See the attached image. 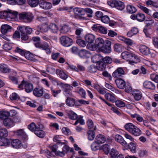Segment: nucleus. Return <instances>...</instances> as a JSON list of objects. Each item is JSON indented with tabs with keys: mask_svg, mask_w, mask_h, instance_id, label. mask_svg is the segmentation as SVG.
<instances>
[{
	"mask_svg": "<svg viewBox=\"0 0 158 158\" xmlns=\"http://www.w3.org/2000/svg\"><path fill=\"white\" fill-rule=\"evenodd\" d=\"M120 39L128 46H132L133 44V41L129 38L121 36Z\"/></svg>",
	"mask_w": 158,
	"mask_h": 158,
	"instance_id": "obj_37",
	"label": "nucleus"
},
{
	"mask_svg": "<svg viewBox=\"0 0 158 158\" xmlns=\"http://www.w3.org/2000/svg\"><path fill=\"white\" fill-rule=\"evenodd\" d=\"M9 116L8 111H0V118L3 120L8 118Z\"/></svg>",
	"mask_w": 158,
	"mask_h": 158,
	"instance_id": "obj_47",
	"label": "nucleus"
},
{
	"mask_svg": "<svg viewBox=\"0 0 158 158\" xmlns=\"http://www.w3.org/2000/svg\"><path fill=\"white\" fill-rule=\"evenodd\" d=\"M95 140V142H97L98 143L100 144L105 142L106 138L104 135L101 134H99L97 136Z\"/></svg>",
	"mask_w": 158,
	"mask_h": 158,
	"instance_id": "obj_24",
	"label": "nucleus"
},
{
	"mask_svg": "<svg viewBox=\"0 0 158 158\" xmlns=\"http://www.w3.org/2000/svg\"><path fill=\"white\" fill-rule=\"evenodd\" d=\"M49 27L52 32L56 33L58 31V27L57 25L54 23H51L49 26Z\"/></svg>",
	"mask_w": 158,
	"mask_h": 158,
	"instance_id": "obj_44",
	"label": "nucleus"
},
{
	"mask_svg": "<svg viewBox=\"0 0 158 158\" xmlns=\"http://www.w3.org/2000/svg\"><path fill=\"white\" fill-rule=\"evenodd\" d=\"M108 4L112 7H115L117 9L123 10L125 7L124 3L120 1H117L115 0H112L108 2Z\"/></svg>",
	"mask_w": 158,
	"mask_h": 158,
	"instance_id": "obj_3",
	"label": "nucleus"
},
{
	"mask_svg": "<svg viewBox=\"0 0 158 158\" xmlns=\"http://www.w3.org/2000/svg\"><path fill=\"white\" fill-rule=\"evenodd\" d=\"M11 144L13 148H19L20 146L19 140L18 139H14L11 142Z\"/></svg>",
	"mask_w": 158,
	"mask_h": 158,
	"instance_id": "obj_41",
	"label": "nucleus"
},
{
	"mask_svg": "<svg viewBox=\"0 0 158 158\" xmlns=\"http://www.w3.org/2000/svg\"><path fill=\"white\" fill-rule=\"evenodd\" d=\"M11 15H10V19L16 21H19L20 18V14L17 11L11 10H10Z\"/></svg>",
	"mask_w": 158,
	"mask_h": 158,
	"instance_id": "obj_16",
	"label": "nucleus"
},
{
	"mask_svg": "<svg viewBox=\"0 0 158 158\" xmlns=\"http://www.w3.org/2000/svg\"><path fill=\"white\" fill-rule=\"evenodd\" d=\"M8 135V132L5 128L0 129V138L6 137Z\"/></svg>",
	"mask_w": 158,
	"mask_h": 158,
	"instance_id": "obj_45",
	"label": "nucleus"
},
{
	"mask_svg": "<svg viewBox=\"0 0 158 158\" xmlns=\"http://www.w3.org/2000/svg\"><path fill=\"white\" fill-rule=\"evenodd\" d=\"M124 128L127 131L135 136H139L142 133L141 130L131 123H126L124 126Z\"/></svg>",
	"mask_w": 158,
	"mask_h": 158,
	"instance_id": "obj_1",
	"label": "nucleus"
},
{
	"mask_svg": "<svg viewBox=\"0 0 158 158\" xmlns=\"http://www.w3.org/2000/svg\"><path fill=\"white\" fill-rule=\"evenodd\" d=\"M115 139L117 142L119 143L124 147H126L127 148V142L124 140L123 138L120 135L118 134L116 135Z\"/></svg>",
	"mask_w": 158,
	"mask_h": 158,
	"instance_id": "obj_13",
	"label": "nucleus"
},
{
	"mask_svg": "<svg viewBox=\"0 0 158 158\" xmlns=\"http://www.w3.org/2000/svg\"><path fill=\"white\" fill-rule=\"evenodd\" d=\"M102 75L103 76L106 78L108 80L111 81L112 80V77L111 75L106 71H104L102 72Z\"/></svg>",
	"mask_w": 158,
	"mask_h": 158,
	"instance_id": "obj_64",
	"label": "nucleus"
},
{
	"mask_svg": "<svg viewBox=\"0 0 158 158\" xmlns=\"http://www.w3.org/2000/svg\"><path fill=\"white\" fill-rule=\"evenodd\" d=\"M52 152H54L55 154L57 156H59L61 157L64 156V154L63 152L59 151H57L58 147L57 145L54 144L50 147Z\"/></svg>",
	"mask_w": 158,
	"mask_h": 158,
	"instance_id": "obj_22",
	"label": "nucleus"
},
{
	"mask_svg": "<svg viewBox=\"0 0 158 158\" xmlns=\"http://www.w3.org/2000/svg\"><path fill=\"white\" fill-rule=\"evenodd\" d=\"M121 55L123 59L129 61L131 64L137 62V57L135 55L128 52H123L121 53Z\"/></svg>",
	"mask_w": 158,
	"mask_h": 158,
	"instance_id": "obj_2",
	"label": "nucleus"
},
{
	"mask_svg": "<svg viewBox=\"0 0 158 158\" xmlns=\"http://www.w3.org/2000/svg\"><path fill=\"white\" fill-rule=\"evenodd\" d=\"M57 85H60L64 89V94L67 97L72 95L70 91L73 89V87L70 85L67 84H64L61 82L57 83Z\"/></svg>",
	"mask_w": 158,
	"mask_h": 158,
	"instance_id": "obj_5",
	"label": "nucleus"
},
{
	"mask_svg": "<svg viewBox=\"0 0 158 158\" xmlns=\"http://www.w3.org/2000/svg\"><path fill=\"white\" fill-rule=\"evenodd\" d=\"M115 83L118 87L120 89H123L126 86L125 82L121 78L116 79Z\"/></svg>",
	"mask_w": 158,
	"mask_h": 158,
	"instance_id": "obj_17",
	"label": "nucleus"
},
{
	"mask_svg": "<svg viewBox=\"0 0 158 158\" xmlns=\"http://www.w3.org/2000/svg\"><path fill=\"white\" fill-rule=\"evenodd\" d=\"M10 141L6 137L0 138V146H7L10 144Z\"/></svg>",
	"mask_w": 158,
	"mask_h": 158,
	"instance_id": "obj_29",
	"label": "nucleus"
},
{
	"mask_svg": "<svg viewBox=\"0 0 158 158\" xmlns=\"http://www.w3.org/2000/svg\"><path fill=\"white\" fill-rule=\"evenodd\" d=\"M76 43L79 46L84 47L86 46V43L81 39H78L76 40Z\"/></svg>",
	"mask_w": 158,
	"mask_h": 158,
	"instance_id": "obj_55",
	"label": "nucleus"
},
{
	"mask_svg": "<svg viewBox=\"0 0 158 158\" xmlns=\"http://www.w3.org/2000/svg\"><path fill=\"white\" fill-rule=\"evenodd\" d=\"M73 28L76 30L75 34L77 36V37H80V35L83 31L81 28H79L77 25L73 24Z\"/></svg>",
	"mask_w": 158,
	"mask_h": 158,
	"instance_id": "obj_42",
	"label": "nucleus"
},
{
	"mask_svg": "<svg viewBox=\"0 0 158 158\" xmlns=\"http://www.w3.org/2000/svg\"><path fill=\"white\" fill-rule=\"evenodd\" d=\"M61 44L64 46L69 47L71 46L73 43L72 39L66 36H62L60 38Z\"/></svg>",
	"mask_w": 158,
	"mask_h": 158,
	"instance_id": "obj_8",
	"label": "nucleus"
},
{
	"mask_svg": "<svg viewBox=\"0 0 158 158\" xmlns=\"http://www.w3.org/2000/svg\"><path fill=\"white\" fill-rule=\"evenodd\" d=\"M44 92V89L41 87H36L33 90V94L37 97L42 96L43 95Z\"/></svg>",
	"mask_w": 158,
	"mask_h": 158,
	"instance_id": "obj_15",
	"label": "nucleus"
},
{
	"mask_svg": "<svg viewBox=\"0 0 158 158\" xmlns=\"http://www.w3.org/2000/svg\"><path fill=\"white\" fill-rule=\"evenodd\" d=\"M100 144L98 143L97 142H95V140H94L91 145V147L92 150L94 151H96L98 150L99 148V145Z\"/></svg>",
	"mask_w": 158,
	"mask_h": 158,
	"instance_id": "obj_54",
	"label": "nucleus"
},
{
	"mask_svg": "<svg viewBox=\"0 0 158 158\" xmlns=\"http://www.w3.org/2000/svg\"><path fill=\"white\" fill-rule=\"evenodd\" d=\"M66 112L69 119L73 120H75L77 119L78 117L77 114L72 110H67Z\"/></svg>",
	"mask_w": 158,
	"mask_h": 158,
	"instance_id": "obj_21",
	"label": "nucleus"
},
{
	"mask_svg": "<svg viewBox=\"0 0 158 158\" xmlns=\"http://www.w3.org/2000/svg\"><path fill=\"white\" fill-rule=\"evenodd\" d=\"M70 28L67 25L63 26L60 29L61 33L65 34L69 31Z\"/></svg>",
	"mask_w": 158,
	"mask_h": 158,
	"instance_id": "obj_56",
	"label": "nucleus"
},
{
	"mask_svg": "<svg viewBox=\"0 0 158 158\" xmlns=\"http://www.w3.org/2000/svg\"><path fill=\"white\" fill-rule=\"evenodd\" d=\"M110 154L112 158H116L118 154V152L115 149L112 148L111 149Z\"/></svg>",
	"mask_w": 158,
	"mask_h": 158,
	"instance_id": "obj_58",
	"label": "nucleus"
},
{
	"mask_svg": "<svg viewBox=\"0 0 158 158\" xmlns=\"http://www.w3.org/2000/svg\"><path fill=\"white\" fill-rule=\"evenodd\" d=\"M32 31V28L25 26H20V32H23L27 34H31Z\"/></svg>",
	"mask_w": 158,
	"mask_h": 158,
	"instance_id": "obj_39",
	"label": "nucleus"
},
{
	"mask_svg": "<svg viewBox=\"0 0 158 158\" xmlns=\"http://www.w3.org/2000/svg\"><path fill=\"white\" fill-rule=\"evenodd\" d=\"M39 5L42 8L45 10L51 9L52 6L51 3L47 2L44 0H41L39 2Z\"/></svg>",
	"mask_w": 158,
	"mask_h": 158,
	"instance_id": "obj_12",
	"label": "nucleus"
},
{
	"mask_svg": "<svg viewBox=\"0 0 158 158\" xmlns=\"http://www.w3.org/2000/svg\"><path fill=\"white\" fill-rule=\"evenodd\" d=\"M105 87L106 88L110 90L113 93L116 94H119V91L118 90L115 89L114 87H112L111 85H110L109 84L107 83H106L105 84Z\"/></svg>",
	"mask_w": 158,
	"mask_h": 158,
	"instance_id": "obj_49",
	"label": "nucleus"
},
{
	"mask_svg": "<svg viewBox=\"0 0 158 158\" xmlns=\"http://www.w3.org/2000/svg\"><path fill=\"white\" fill-rule=\"evenodd\" d=\"M34 18V16L32 13L25 12L20 13V20H26L28 23L32 22Z\"/></svg>",
	"mask_w": 158,
	"mask_h": 158,
	"instance_id": "obj_6",
	"label": "nucleus"
},
{
	"mask_svg": "<svg viewBox=\"0 0 158 158\" xmlns=\"http://www.w3.org/2000/svg\"><path fill=\"white\" fill-rule=\"evenodd\" d=\"M124 73L125 72L123 69L122 68L119 67L113 73L112 76L114 78H118L123 75Z\"/></svg>",
	"mask_w": 158,
	"mask_h": 158,
	"instance_id": "obj_14",
	"label": "nucleus"
},
{
	"mask_svg": "<svg viewBox=\"0 0 158 158\" xmlns=\"http://www.w3.org/2000/svg\"><path fill=\"white\" fill-rule=\"evenodd\" d=\"M28 4L32 7L36 6L39 3L38 0H28Z\"/></svg>",
	"mask_w": 158,
	"mask_h": 158,
	"instance_id": "obj_53",
	"label": "nucleus"
},
{
	"mask_svg": "<svg viewBox=\"0 0 158 158\" xmlns=\"http://www.w3.org/2000/svg\"><path fill=\"white\" fill-rule=\"evenodd\" d=\"M0 71L2 73H7L10 72V69L8 66L5 64H0Z\"/></svg>",
	"mask_w": 158,
	"mask_h": 158,
	"instance_id": "obj_25",
	"label": "nucleus"
},
{
	"mask_svg": "<svg viewBox=\"0 0 158 158\" xmlns=\"http://www.w3.org/2000/svg\"><path fill=\"white\" fill-rule=\"evenodd\" d=\"M105 97L107 100L112 102H115L116 100V98L114 96L109 93L105 94Z\"/></svg>",
	"mask_w": 158,
	"mask_h": 158,
	"instance_id": "obj_38",
	"label": "nucleus"
},
{
	"mask_svg": "<svg viewBox=\"0 0 158 158\" xmlns=\"http://www.w3.org/2000/svg\"><path fill=\"white\" fill-rule=\"evenodd\" d=\"M104 44L105 42L104 40L101 38H98L95 40L93 48H94V49H98L101 51Z\"/></svg>",
	"mask_w": 158,
	"mask_h": 158,
	"instance_id": "obj_9",
	"label": "nucleus"
},
{
	"mask_svg": "<svg viewBox=\"0 0 158 158\" xmlns=\"http://www.w3.org/2000/svg\"><path fill=\"white\" fill-rule=\"evenodd\" d=\"M24 87L25 91L27 93H29L33 90V86L31 83H29L26 81L23 80L20 84V89Z\"/></svg>",
	"mask_w": 158,
	"mask_h": 158,
	"instance_id": "obj_7",
	"label": "nucleus"
},
{
	"mask_svg": "<svg viewBox=\"0 0 158 158\" xmlns=\"http://www.w3.org/2000/svg\"><path fill=\"white\" fill-rule=\"evenodd\" d=\"M3 124L4 126L8 128L11 127L13 125V122L10 118H7L3 120Z\"/></svg>",
	"mask_w": 158,
	"mask_h": 158,
	"instance_id": "obj_31",
	"label": "nucleus"
},
{
	"mask_svg": "<svg viewBox=\"0 0 158 158\" xmlns=\"http://www.w3.org/2000/svg\"><path fill=\"white\" fill-rule=\"evenodd\" d=\"M143 85L144 87L146 89H154L155 88L154 84L151 81H145L143 84Z\"/></svg>",
	"mask_w": 158,
	"mask_h": 158,
	"instance_id": "obj_28",
	"label": "nucleus"
},
{
	"mask_svg": "<svg viewBox=\"0 0 158 158\" xmlns=\"http://www.w3.org/2000/svg\"><path fill=\"white\" fill-rule=\"evenodd\" d=\"M86 43L91 44L93 43L95 39V36L92 34H88L85 36Z\"/></svg>",
	"mask_w": 158,
	"mask_h": 158,
	"instance_id": "obj_18",
	"label": "nucleus"
},
{
	"mask_svg": "<svg viewBox=\"0 0 158 158\" xmlns=\"http://www.w3.org/2000/svg\"><path fill=\"white\" fill-rule=\"evenodd\" d=\"M101 149H102L106 154H108L110 152L109 146L107 144H105L102 145Z\"/></svg>",
	"mask_w": 158,
	"mask_h": 158,
	"instance_id": "obj_50",
	"label": "nucleus"
},
{
	"mask_svg": "<svg viewBox=\"0 0 158 158\" xmlns=\"http://www.w3.org/2000/svg\"><path fill=\"white\" fill-rule=\"evenodd\" d=\"M103 57L98 54L94 55L91 58V60L94 63H98L102 60Z\"/></svg>",
	"mask_w": 158,
	"mask_h": 158,
	"instance_id": "obj_30",
	"label": "nucleus"
},
{
	"mask_svg": "<svg viewBox=\"0 0 158 158\" xmlns=\"http://www.w3.org/2000/svg\"><path fill=\"white\" fill-rule=\"evenodd\" d=\"M113 48L114 51L118 52H121L124 48L122 45L119 44H114Z\"/></svg>",
	"mask_w": 158,
	"mask_h": 158,
	"instance_id": "obj_35",
	"label": "nucleus"
},
{
	"mask_svg": "<svg viewBox=\"0 0 158 158\" xmlns=\"http://www.w3.org/2000/svg\"><path fill=\"white\" fill-rule=\"evenodd\" d=\"M79 56L82 58H89L90 56V52L85 49H81L78 53Z\"/></svg>",
	"mask_w": 158,
	"mask_h": 158,
	"instance_id": "obj_20",
	"label": "nucleus"
},
{
	"mask_svg": "<svg viewBox=\"0 0 158 158\" xmlns=\"http://www.w3.org/2000/svg\"><path fill=\"white\" fill-rule=\"evenodd\" d=\"M138 32V30L137 28L133 27L131 30L127 32V35L128 37H131L134 35L137 34Z\"/></svg>",
	"mask_w": 158,
	"mask_h": 158,
	"instance_id": "obj_36",
	"label": "nucleus"
},
{
	"mask_svg": "<svg viewBox=\"0 0 158 158\" xmlns=\"http://www.w3.org/2000/svg\"><path fill=\"white\" fill-rule=\"evenodd\" d=\"M127 12L131 14L135 13L137 11L136 8L134 6L130 5L127 6Z\"/></svg>",
	"mask_w": 158,
	"mask_h": 158,
	"instance_id": "obj_43",
	"label": "nucleus"
},
{
	"mask_svg": "<svg viewBox=\"0 0 158 158\" xmlns=\"http://www.w3.org/2000/svg\"><path fill=\"white\" fill-rule=\"evenodd\" d=\"M27 136L23 129H20V148H26L27 147L26 142Z\"/></svg>",
	"mask_w": 158,
	"mask_h": 158,
	"instance_id": "obj_4",
	"label": "nucleus"
},
{
	"mask_svg": "<svg viewBox=\"0 0 158 158\" xmlns=\"http://www.w3.org/2000/svg\"><path fill=\"white\" fill-rule=\"evenodd\" d=\"M127 148L124 147L125 148L127 149H130L131 151L132 152L135 153L136 152V145L134 143L132 142H131L129 144L127 143Z\"/></svg>",
	"mask_w": 158,
	"mask_h": 158,
	"instance_id": "obj_34",
	"label": "nucleus"
},
{
	"mask_svg": "<svg viewBox=\"0 0 158 158\" xmlns=\"http://www.w3.org/2000/svg\"><path fill=\"white\" fill-rule=\"evenodd\" d=\"M10 10L8 9L2 12H0V15L1 17L3 18L6 19L7 20H9L10 15H11Z\"/></svg>",
	"mask_w": 158,
	"mask_h": 158,
	"instance_id": "obj_26",
	"label": "nucleus"
},
{
	"mask_svg": "<svg viewBox=\"0 0 158 158\" xmlns=\"http://www.w3.org/2000/svg\"><path fill=\"white\" fill-rule=\"evenodd\" d=\"M116 105L119 107H123L125 106V104L123 102L120 100H115V102Z\"/></svg>",
	"mask_w": 158,
	"mask_h": 158,
	"instance_id": "obj_60",
	"label": "nucleus"
},
{
	"mask_svg": "<svg viewBox=\"0 0 158 158\" xmlns=\"http://www.w3.org/2000/svg\"><path fill=\"white\" fill-rule=\"evenodd\" d=\"M139 50L140 52L144 55H147L150 53L149 48L145 45H141L139 47Z\"/></svg>",
	"mask_w": 158,
	"mask_h": 158,
	"instance_id": "obj_27",
	"label": "nucleus"
},
{
	"mask_svg": "<svg viewBox=\"0 0 158 158\" xmlns=\"http://www.w3.org/2000/svg\"><path fill=\"white\" fill-rule=\"evenodd\" d=\"M84 9L85 10V13H86L88 17H92L93 11L91 9L87 8Z\"/></svg>",
	"mask_w": 158,
	"mask_h": 158,
	"instance_id": "obj_62",
	"label": "nucleus"
},
{
	"mask_svg": "<svg viewBox=\"0 0 158 158\" xmlns=\"http://www.w3.org/2000/svg\"><path fill=\"white\" fill-rule=\"evenodd\" d=\"M88 139L89 140H92L95 137V133L93 130H89L87 132Z\"/></svg>",
	"mask_w": 158,
	"mask_h": 158,
	"instance_id": "obj_51",
	"label": "nucleus"
},
{
	"mask_svg": "<svg viewBox=\"0 0 158 158\" xmlns=\"http://www.w3.org/2000/svg\"><path fill=\"white\" fill-rule=\"evenodd\" d=\"M70 11L73 12L75 14L79 16L81 19L84 18L82 16L85 15V10L82 8H75L72 9L70 11H69V12Z\"/></svg>",
	"mask_w": 158,
	"mask_h": 158,
	"instance_id": "obj_11",
	"label": "nucleus"
},
{
	"mask_svg": "<svg viewBox=\"0 0 158 158\" xmlns=\"http://www.w3.org/2000/svg\"><path fill=\"white\" fill-rule=\"evenodd\" d=\"M61 138L60 135H56L54 136L53 140L54 142L60 143L62 145L64 144V142H61Z\"/></svg>",
	"mask_w": 158,
	"mask_h": 158,
	"instance_id": "obj_57",
	"label": "nucleus"
},
{
	"mask_svg": "<svg viewBox=\"0 0 158 158\" xmlns=\"http://www.w3.org/2000/svg\"><path fill=\"white\" fill-rule=\"evenodd\" d=\"M132 95L134 99L137 101L139 100L142 97L141 92L138 90H135L133 91Z\"/></svg>",
	"mask_w": 158,
	"mask_h": 158,
	"instance_id": "obj_19",
	"label": "nucleus"
},
{
	"mask_svg": "<svg viewBox=\"0 0 158 158\" xmlns=\"http://www.w3.org/2000/svg\"><path fill=\"white\" fill-rule=\"evenodd\" d=\"M35 134L40 138H43L45 135V132L42 130H36L35 131Z\"/></svg>",
	"mask_w": 158,
	"mask_h": 158,
	"instance_id": "obj_40",
	"label": "nucleus"
},
{
	"mask_svg": "<svg viewBox=\"0 0 158 158\" xmlns=\"http://www.w3.org/2000/svg\"><path fill=\"white\" fill-rule=\"evenodd\" d=\"M33 55L29 52H26L25 54V57L27 59L32 60L33 59Z\"/></svg>",
	"mask_w": 158,
	"mask_h": 158,
	"instance_id": "obj_63",
	"label": "nucleus"
},
{
	"mask_svg": "<svg viewBox=\"0 0 158 158\" xmlns=\"http://www.w3.org/2000/svg\"><path fill=\"white\" fill-rule=\"evenodd\" d=\"M62 151L61 152H63L64 154V156L65 155V153H67L69 151L70 152L72 153V154H74V151L73 148H70L67 145H65L62 148Z\"/></svg>",
	"mask_w": 158,
	"mask_h": 158,
	"instance_id": "obj_33",
	"label": "nucleus"
},
{
	"mask_svg": "<svg viewBox=\"0 0 158 158\" xmlns=\"http://www.w3.org/2000/svg\"><path fill=\"white\" fill-rule=\"evenodd\" d=\"M69 96L67 97L66 100V104L69 106L72 107L75 104V100L74 98L69 97Z\"/></svg>",
	"mask_w": 158,
	"mask_h": 158,
	"instance_id": "obj_32",
	"label": "nucleus"
},
{
	"mask_svg": "<svg viewBox=\"0 0 158 158\" xmlns=\"http://www.w3.org/2000/svg\"><path fill=\"white\" fill-rule=\"evenodd\" d=\"M111 42L106 40L105 45L104 44L101 51L106 53H110L111 51Z\"/></svg>",
	"mask_w": 158,
	"mask_h": 158,
	"instance_id": "obj_10",
	"label": "nucleus"
},
{
	"mask_svg": "<svg viewBox=\"0 0 158 158\" xmlns=\"http://www.w3.org/2000/svg\"><path fill=\"white\" fill-rule=\"evenodd\" d=\"M12 29V27L7 24H4L2 25L1 27V31L2 33L5 34L8 32L10 31Z\"/></svg>",
	"mask_w": 158,
	"mask_h": 158,
	"instance_id": "obj_23",
	"label": "nucleus"
},
{
	"mask_svg": "<svg viewBox=\"0 0 158 158\" xmlns=\"http://www.w3.org/2000/svg\"><path fill=\"white\" fill-rule=\"evenodd\" d=\"M28 128L32 131H35L37 128V126L34 123H32L28 125Z\"/></svg>",
	"mask_w": 158,
	"mask_h": 158,
	"instance_id": "obj_61",
	"label": "nucleus"
},
{
	"mask_svg": "<svg viewBox=\"0 0 158 158\" xmlns=\"http://www.w3.org/2000/svg\"><path fill=\"white\" fill-rule=\"evenodd\" d=\"M98 63V64L97 66V69L100 71L104 70L106 68V65L103 62L100 61Z\"/></svg>",
	"mask_w": 158,
	"mask_h": 158,
	"instance_id": "obj_48",
	"label": "nucleus"
},
{
	"mask_svg": "<svg viewBox=\"0 0 158 158\" xmlns=\"http://www.w3.org/2000/svg\"><path fill=\"white\" fill-rule=\"evenodd\" d=\"M145 19V16L143 14L139 13L136 15V19L139 21L142 22L144 21Z\"/></svg>",
	"mask_w": 158,
	"mask_h": 158,
	"instance_id": "obj_52",
	"label": "nucleus"
},
{
	"mask_svg": "<svg viewBox=\"0 0 158 158\" xmlns=\"http://www.w3.org/2000/svg\"><path fill=\"white\" fill-rule=\"evenodd\" d=\"M88 128L89 129H92L91 130H95L96 127L94 126L93 122L91 119H88L87 122Z\"/></svg>",
	"mask_w": 158,
	"mask_h": 158,
	"instance_id": "obj_46",
	"label": "nucleus"
},
{
	"mask_svg": "<svg viewBox=\"0 0 158 158\" xmlns=\"http://www.w3.org/2000/svg\"><path fill=\"white\" fill-rule=\"evenodd\" d=\"M146 4L147 6H152L156 8H158L157 4L151 0H148L146 2Z\"/></svg>",
	"mask_w": 158,
	"mask_h": 158,
	"instance_id": "obj_59",
	"label": "nucleus"
}]
</instances>
